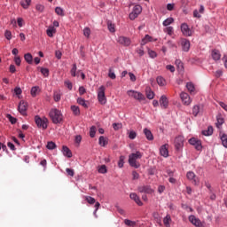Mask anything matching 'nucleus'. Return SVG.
Returning a JSON list of instances; mask_svg holds the SVG:
<instances>
[{
	"label": "nucleus",
	"mask_w": 227,
	"mask_h": 227,
	"mask_svg": "<svg viewBox=\"0 0 227 227\" xmlns=\"http://www.w3.org/2000/svg\"><path fill=\"white\" fill-rule=\"evenodd\" d=\"M143 157V153L139 151L129 154V164L131 168H135L137 169L139 168V163H137V159H141Z\"/></svg>",
	"instance_id": "obj_1"
},
{
	"label": "nucleus",
	"mask_w": 227,
	"mask_h": 227,
	"mask_svg": "<svg viewBox=\"0 0 227 227\" xmlns=\"http://www.w3.org/2000/svg\"><path fill=\"white\" fill-rule=\"evenodd\" d=\"M50 118L52 121V123L58 124V123H61V121H63V114H61V112L58 109H51L50 111Z\"/></svg>",
	"instance_id": "obj_2"
},
{
	"label": "nucleus",
	"mask_w": 227,
	"mask_h": 227,
	"mask_svg": "<svg viewBox=\"0 0 227 227\" xmlns=\"http://www.w3.org/2000/svg\"><path fill=\"white\" fill-rule=\"evenodd\" d=\"M35 121L38 129H42L43 130H46L49 125V119H47V117L41 118L40 116L36 115L35 117Z\"/></svg>",
	"instance_id": "obj_3"
},
{
	"label": "nucleus",
	"mask_w": 227,
	"mask_h": 227,
	"mask_svg": "<svg viewBox=\"0 0 227 227\" xmlns=\"http://www.w3.org/2000/svg\"><path fill=\"white\" fill-rule=\"evenodd\" d=\"M127 95L129 96L131 98H134L135 100H138V102H143L146 100L145 95L137 90H129L127 91Z\"/></svg>",
	"instance_id": "obj_4"
},
{
	"label": "nucleus",
	"mask_w": 227,
	"mask_h": 227,
	"mask_svg": "<svg viewBox=\"0 0 227 227\" xmlns=\"http://www.w3.org/2000/svg\"><path fill=\"white\" fill-rule=\"evenodd\" d=\"M143 12V7L140 4H137L133 7L132 12L129 13V17L130 20H136L141 12Z\"/></svg>",
	"instance_id": "obj_5"
},
{
	"label": "nucleus",
	"mask_w": 227,
	"mask_h": 227,
	"mask_svg": "<svg viewBox=\"0 0 227 227\" xmlns=\"http://www.w3.org/2000/svg\"><path fill=\"white\" fill-rule=\"evenodd\" d=\"M98 100L102 106L107 102V98H106V87L103 85L100 86L98 90Z\"/></svg>",
	"instance_id": "obj_6"
},
{
	"label": "nucleus",
	"mask_w": 227,
	"mask_h": 227,
	"mask_svg": "<svg viewBox=\"0 0 227 227\" xmlns=\"http://www.w3.org/2000/svg\"><path fill=\"white\" fill-rule=\"evenodd\" d=\"M185 139L184 138L183 136H178L175 138L174 140V146L176 150V152H180L182 148H184V142Z\"/></svg>",
	"instance_id": "obj_7"
},
{
	"label": "nucleus",
	"mask_w": 227,
	"mask_h": 227,
	"mask_svg": "<svg viewBox=\"0 0 227 227\" xmlns=\"http://www.w3.org/2000/svg\"><path fill=\"white\" fill-rule=\"evenodd\" d=\"M186 178H188L190 182H192V184H193L194 185H198V184H200V179L198 178V176H196V174H194V172L192 171L187 172Z\"/></svg>",
	"instance_id": "obj_8"
},
{
	"label": "nucleus",
	"mask_w": 227,
	"mask_h": 227,
	"mask_svg": "<svg viewBox=\"0 0 227 227\" xmlns=\"http://www.w3.org/2000/svg\"><path fill=\"white\" fill-rule=\"evenodd\" d=\"M189 143L192 146H195V149H197L198 152L201 151L203 148V146L201 145V140H198V138H196V137H192V138L189 139Z\"/></svg>",
	"instance_id": "obj_9"
},
{
	"label": "nucleus",
	"mask_w": 227,
	"mask_h": 227,
	"mask_svg": "<svg viewBox=\"0 0 227 227\" xmlns=\"http://www.w3.org/2000/svg\"><path fill=\"white\" fill-rule=\"evenodd\" d=\"M180 98L184 106H191V102H192V100H191V97L186 92H181Z\"/></svg>",
	"instance_id": "obj_10"
},
{
	"label": "nucleus",
	"mask_w": 227,
	"mask_h": 227,
	"mask_svg": "<svg viewBox=\"0 0 227 227\" xmlns=\"http://www.w3.org/2000/svg\"><path fill=\"white\" fill-rule=\"evenodd\" d=\"M181 31L184 36H192V30L189 28V25H187L186 23H183L181 25Z\"/></svg>",
	"instance_id": "obj_11"
},
{
	"label": "nucleus",
	"mask_w": 227,
	"mask_h": 227,
	"mask_svg": "<svg viewBox=\"0 0 227 227\" xmlns=\"http://www.w3.org/2000/svg\"><path fill=\"white\" fill-rule=\"evenodd\" d=\"M117 42L120 45H123L124 47H129L131 43L130 38L125 36H119Z\"/></svg>",
	"instance_id": "obj_12"
},
{
	"label": "nucleus",
	"mask_w": 227,
	"mask_h": 227,
	"mask_svg": "<svg viewBox=\"0 0 227 227\" xmlns=\"http://www.w3.org/2000/svg\"><path fill=\"white\" fill-rule=\"evenodd\" d=\"M189 221H190V223H192V224H193V226H196V227L203 226L201 220H200V218L194 216L193 215L189 216Z\"/></svg>",
	"instance_id": "obj_13"
},
{
	"label": "nucleus",
	"mask_w": 227,
	"mask_h": 227,
	"mask_svg": "<svg viewBox=\"0 0 227 227\" xmlns=\"http://www.w3.org/2000/svg\"><path fill=\"white\" fill-rule=\"evenodd\" d=\"M160 106L161 109H168V106H169V100L168 99V97L162 95L160 98Z\"/></svg>",
	"instance_id": "obj_14"
},
{
	"label": "nucleus",
	"mask_w": 227,
	"mask_h": 227,
	"mask_svg": "<svg viewBox=\"0 0 227 227\" xmlns=\"http://www.w3.org/2000/svg\"><path fill=\"white\" fill-rule=\"evenodd\" d=\"M18 111L25 116L26 111H27V103L24 101H20L18 106Z\"/></svg>",
	"instance_id": "obj_15"
},
{
	"label": "nucleus",
	"mask_w": 227,
	"mask_h": 227,
	"mask_svg": "<svg viewBox=\"0 0 227 227\" xmlns=\"http://www.w3.org/2000/svg\"><path fill=\"white\" fill-rule=\"evenodd\" d=\"M181 46H182V50L184 52H189V50L191 49V42L187 39H182Z\"/></svg>",
	"instance_id": "obj_16"
},
{
	"label": "nucleus",
	"mask_w": 227,
	"mask_h": 227,
	"mask_svg": "<svg viewBox=\"0 0 227 227\" xmlns=\"http://www.w3.org/2000/svg\"><path fill=\"white\" fill-rule=\"evenodd\" d=\"M169 148V145L165 144L160 146V153L162 157H168L169 156V151L168 150Z\"/></svg>",
	"instance_id": "obj_17"
},
{
	"label": "nucleus",
	"mask_w": 227,
	"mask_h": 227,
	"mask_svg": "<svg viewBox=\"0 0 227 227\" xmlns=\"http://www.w3.org/2000/svg\"><path fill=\"white\" fill-rule=\"evenodd\" d=\"M203 13H205V6L200 5L199 11L197 9L193 11V17H195V19H201V14Z\"/></svg>",
	"instance_id": "obj_18"
},
{
	"label": "nucleus",
	"mask_w": 227,
	"mask_h": 227,
	"mask_svg": "<svg viewBox=\"0 0 227 227\" xmlns=\"http://www.w3.org/2000/svg\"><path fill=\"white\" fill-rule=\"evenodd\" d=\"M138 192H145V194H152L153 190L149 185L140 186L138 187Z\"/></svg>",
	"instance_id": "obj_19"
},
{
	"label": "nucleus",
	"mask_w": 227,
	"mask_h": 227,
	"mask_svg": "<svg viewBox=\"0 0 227 227\" xmlns=\"http://www.w3.org/2000/svg\"><path fill=\"white\" fill-rule=\"evenodd\" d=\"M200 113H203V106H201V105H195L192 107V114H193V116H198V114H200Z\"/></svg>",
	"instance_id": "obj_20"
},
{
	"label": "nucleus",
	"mask_w": 227,
	"mask_h": 227,
	"mask_svg": "<svg viewBox=\"0 0 227 227\" xmlns=\"http://www.w3.org/2000/svg\"><path fill=\"white\" fill-rule=\"evenodd\" d=\"M130 200H134L135 203L138 205L139 207H143V202L141 201V199H139V196H137V193L133 192L129 194Z\"/></svg>",
	"instance_id": "obj_21"
},
{
	"label": "nucleus",
	"mask_w": 227,
	"mask_h": 227,
	"mask_svg": "<svg viewBox=\"0 0 227 227\" xmlns=\"http://www.w3.org/2000/svg\"><path fill=\"white\" fill-rule=\"evenodd\" d=\"M145 95L146 98H148L149 100H153L155 97V93L152 90V88L150 87L145 88Z\"/></svg>",
	"instance_id": "obj_22"
},
{
	"label": "nucleus",
	"mask_w": 227,
	"mask_h": 227,
	"mask_svg": "<svg viewBox=\"0 0 227 227\" xmlns=\"http://www.w3.org/2000/svg\"><path fill=\"white\" fill-rule=\"evenodd\" d=\"M144 134L148 141H153V134L147 128L144 129Z\"/></svg>",
	"instance_id": "obj_23"
},
{
	"label": "nucleus",
	"mask_w": 227,
	"mask_h": 227,
	"mask_svg": "<svg viewBox=\"0 0 227 227\" xmlns=\"http://www.w3.org/2000/svg\"><path fill=\"white\" fill-rule=\"evenodd\" d=\"M153 38L150 35H145V36L142 39L140 45L143 47L146 45L149 42H153Z\"/></svg>",
	"instance_id": "obj_24"
},
{
	"label": "nucleus",
	"mask_w": 227,
	"mask_h": 227,
	"mask_svg": "<svg viewBox=\"0 0 227 227\" xmlns=\"http://www.w3.org/2000/svg\"><path fill=\"white\" fill-rule=\"evenodd\" d=\"M62 152H63V155H65V157H67L68 159H71V157H72V151H70V149L68 147L64 145L62 147Z\"/></svg>",
	"instance_id": "obj_25"
},
{
	"label": "nucleus",
	"mask_w": 227,
	"mask_h": 227,
	"mask_svg": "<svg viewBox=\"0 0 227 227\" xmlns=\"http://www.w3.org/2000/svg\"><path fill=\"white\" fill-rule=\"evenodd\" d=\"M211 56L215 61H219V59H221V52L217 50H213Z\"/></svg>",
	"instance_id": "obj_26"
},
{
	"label": "nucleus",
	"mask_w": 227,
	"mask_h": 227,
	"mask_svg": "<svg viewBox=\"0 0 227 227\" xmlns=\"http://www.w3.org/2000/svg\"><path fill=\"white\" fill-rule=\"evenodd\" d=\"M171 215H167L164 218H163V223L164 226L166 227H171Z\"/></svg>",
	"instance_id": "obj_27"
},
{
	"label": "nucleus",
	"mask_w": 227,
	"mask_h": 227,
	"mask_svg": "<svg viewBox=\"0 0 227 227\" xmlns=\"http://www.w3.org/2000/svg\"><path fill=\"white\" fill-rule=\"evenodd\" d=\"M71 111L74 116L81 115V109L77 106H71Z\"/></svg>",
	"instance_id": "obj_28"
},
{
	"label": "nucleus",
	"mask_w": 227,
	"mask_h": 227,
	"mask_svg": "<svg viewBox=\"0 0 227 227\" xmlns=\"http://www.w3.org/2000/svg\"><path fill=\"white\" fill-rule=\"evenodd\" d=\"M108 143L109 142H108L107 138H106L104 136L99 137L98 145L100 146H106Z\"/></svg>",
	"instance_id": "obj_29"
},
{
	"label": "nucleus",
	"mask_w": 227,
	"mask_h": 227,
	"mask_svg": "<svg viewBox=\"0 0 227 227\" xmlns=\"http://www.w3.org/2000/svg\"><path fill=\"white\" fill-rule=\"evenodd\" d=\"M77 104H79V106H82L85 109H88V104L86 103V99H84L82 98H78Z\"/></svg>",
	"instance_id": "obj_30"
},
{
	"label": "nucleus",
	"mask_w": 227,
	"mask_h": 227,
	"mask_svg": "<svg viewBox=\"0 0 227 227\" xmlns=\"http://www.w3.org/2000/svg\"><path fill=\"white\" fill-rule=\"evenodd\" d=\"M203 136H212L214 134V128L212 126H208L207 129L202 131Z\"/></svg>",
	"instance_id": "obj_31"
},
{
	"label": "nucleus",
	"mask_w": 227,
	"mask_h": 227,
	"mask_svg": "<svg viewBox=\"0 0 227 227\" xmlns=\"http://www.w3.org/2000/svg\"><path fill=\"white\" fill-rule=\"evenodd\" d=\"M54 33H56V28L54 27H50L46 30V34L48 36H50V38H52V36H54Z\"/></svg>",
	"instance_id": "obj_32"
},
{
	"label": "nucleus",
	"mask_w": 227,
	"mask_h": 227,
	"mask_svg": "<svg viewBox=\"0 0 227 227\" xmlns=\"http://www.w3.org/2000/svg\"><path fill=\"white\" fill-rule=\"evenodd\" d=\"M186 88L192 95V93H194V91L196 90V88L194 87V84L192 82H187L186 83Z\"/></svg>",
	"instance_id": "obj_33"
},
{
	"label": "nucleus",
	"mask_w": 227,
	"mask_h": 227,
	"mask_svg": "<svg viewBox=\"0 0 227 227\" xmlns=\"http://www.w3.org/2000/svg\"><path fill=\"white\" fill-rule=\"evenodd\" d=\"M173 22H175V19L173 18H168L163 21V26L165 27H168V26H171V24H173Z\"/></svg>",
	"instance_id": "obj_34"
},
{
	"label": "nucleus",
	"mask_w": 227,
	"mask_h": 227,
	"mask_svg": "<svg viewBox=\"0 0 227 227\" xmlns=\"http://www.w3.org/2000/svg\"><path fill=\"white\" fill-rule=\"evenodd\" d=\"M38 93H40V87H38V86L32 87V89H31L32 97H36V95H38Z\"/></svg>",
	"instance_id": "obj_35"
},
{
	"label": "nucleus",
	"mask_w": 227,
	"mask_h": 227,
	"mask_svg": "<svg viewBox=\"0 0 227 227\" xmlns=\"http://www.w3.org/2000/svg\"><path fill=\"white\" fill-rule=\"evenodd\" d=\"M156 81L159 86H166V80L162 76H158Z\"/></svg>",
	"instance_id": "obj_36"
},
{
	"label": "nucleus",
	"mask_w": 227,
	"mask_h": 227,
	"mask_svg": "<svg viewBox=\"0 0 227 227\" xmlns=\"http://www.w3.org/2000/svg\"><path fill=\"white\" fill-rule=\"evenodd\" d=\"M22 8L27 10L29 8V4H31V0H23L20 2Z\"/></svg>",
	"instance_id": "obj_37"
},
{
	"label": "nucleus",
	"mask_w": 227,
	"mask_h": 227,
	"mask_svg": "<svg viewBox=\"0 0 227 227\" xmlns=\"http://www.w3.org/2000/svg\"><path fill=\"white\" fill-rule=\"evenodd\" d=\"M24 58H25V61H27L28 65H31V63H33V55H31V53L25 54Z\"/></svg>",
	"instance_id": "obj_38"
},
{
	"label": "nucleus",
	"mask_w": 227,
	"mask_h": 227,
	"mask_svg": "<svg viewBox=\"0 0 227 227\" xmlns=\"http://www.w3.org/2000/svg\"><path fill=\"white\" fill-rule=\"evenodd\" d=\"M55 13H57V15H59L60 17H65V11L61 7H56Z\"/></svg>",
	"instance_id": "obj_39"
},
{
	"label": "nucleus",
	"mask_w": 227,
	"mask_h": 227,
	"mask_svg": "<svg viewBox=\"0 0 227 227\" xmlns=\"http://www.w3.org/2000/svg\"><path fill=\"white\" fill-rule=\"evenodd\" d=\"M164 33H167V35H168L169 36H173V33H174V28L173 27H167L164 28Z\"/></svg>",
	"instance_id": "obj_40"
},
{
	"label": "nucleus",
	"mask_w": 227,
	"mask_h": 227,
	"mask_svg": "<svg viewBox=\"0 0 227 227\" xmlns=\"http://www.w3.org/2000/svg\"><path fill=\"white\" fill-rule=\"evenodd\" d=\"M70 74L72 77H75V75H77V64H73V67L70 70Z\"/></svg>",
	"instance_id": "obj_41"
},
{
	"label": "nucleus",
	"mask_w": 227,
	"mask_h": 227,
	"mask_svg": "<svg viewBox=\"0 0 227 227\" xmlns=\"http://www.w3.org/2000/svg\"><path fill=\"white\" fill-rule=\"evenodd\" d=\"M216 127L217 129H220L221 128V125H223V123H224V119L221 116H217L216 117Z\"/></svg>",
	"instance_id": "obj_42"
},
{
	"label": "nucleus",
	"mask_w": 227,
	"mask_h": 227,
	"mask_svg": "<svg viewBox=\"0 0 227 227\" xmlns=\"http://www.w3.org/2000/svg\"><path fill=\"white\" fill-rule=\"evenodd\" d=\"M85 200H86L87 203H89L90 205H95V203L97 202L95 198H93L91 196H86Z\"/></svg>",
	"instance_id": "obj_43"
},
{
	"label": "nucleus",
	"mask_w": 227,
	"mask_h": 227,
	"mask_svg": "<svg viewBox=\"0 0 227 227\" xmlns=\"http://www.w3.org/2000/svg\"><path fill=\"white\" fill-rule=\"evenodd\" d=\"M123 164H125V156L121 155L119 158L118 167L119 168H123Z\"/></svg>",
	"instance_id": "obj_44"
},
{
	"label": "nucleus",
	"mask_w": 227,
	"mask_h": 227,
	"mask_svg": "<svg viewBox=\"0 0 227 227\" xmlns=\"http://www.w3.org/2000/svg\"><path fill=\"white\" fill-rule=\"evenodd\" d=\"M97 134V127L95 126H92L90 129V137H95V135Z\"/></svg>",
	"instance_id": "obj_45"
},
{
	"label": "nucleus",
	"mask_w": 227,
	"mask_h": 227,
	"mask_svg": "<svg viewBox=\"0 0 227 227\" xmlns=\"http://www.w3.org/2000/svg\"><path fill=\"white\" fill-rule=\"evenodd\" d=\"M221 141H222L223 146H224L225 148H227V136H226V134H223V135L221 137Z\"/></svg>",
	"instance_id": "obj_46"
},
{
	"label": "nucleus",
	"mask_w": 227,
	"mask_h": 227,
	"mask_svg": "<svg viewBox=\"0 0 227 227\" xmlns=\"http://www.w3.org/2000/svg\"><path fill=\"white\" fill-rule=\"evenodd\" d=\"M98 173H101L102 175H106V173H107V168L106 167V165H102L101 167H99Z\"/></svg>",
	"instance_id": "obj_47"
},
{
	"label": "nucleus",
	"mask_w": 227,
	"mask_h": 227,
	"mask_svg": "<svg viewBox=\"0 0 227 227\" xmlns=\"http://www.w3.org/2000/svg\"><path fill=\"white\" fill-rule=\"evenodd\" d=\"M124 224H126V226H136V222L129 220V219H125Z\"/></svg>",
	"instance_id": "obj_48"
},
{
	"label": "nucleus",
	"mask_w": 227,
	"mask_h": 227,
	"mask_svg": "<svg viewBox=\"0 0 227 227\" xmlns=\"http://www.w3.org/2000/svg\"><path fill=\"white\" fill-rule=\"evenodd\" d=\"M83 35L84 36H86L87 38H90V35H91V30L90 29V27H85L83 29Z\"/></svg>",
	"instance_id": "obj_49"
},
{
	"label": "nucleus",
	"mask_w": 227,
	"mask_h": 227,
	"mask_svg": "<svg viewBox=\"0 0 227 227\" xmlns=\"http://www.w3.org/2000/svg\"><path fill=\"white\" fill-rule=\"evenodd\" d=\"M46 148H48V150H54V148H56V143L48 142Z\"/></svg>",
	"instance_id": "obj_50"
},
{
	"label": "nucleus",
	"mask_w": 227,
	"mask_h": 227,
	"mask_svg": "<svg viewBox=\"0 0 227 227\" xmlns=\"http://www.w3.org/2000/svg\"><path fill=\"white\" fill-rule=\"evenodd\" d=\"M53 98L55 102H59V100H61V94H59V92H54Z\"/></svg>",
	"instance_id": "obj_51"
},
{
	"label": "nucleus",
	"mask_w": 227,
	"mask_h": 227,
	"mask_svg": "<svg viewBox=\"0 0 227 227\" xmlns=\"http://www.w3.org/2000/svg\"><path fill=\"white\" fill-rule=\"evenodd\" d=\"M41 74H43L44 77H49V69L41 67Z\"/></svg>",
	"instance_id": "obj_52"
},
{
	"label": "nucleus",
	"mask_w": 227,
	"mask_h": 227,
	"mask_svg": "<svg viewBox=\"0 0 227 227\" xmlns=\"http://www.w3.org/2000/svg\"><path fill=\"white\" fill-rule=\"evenodd\" d=\"M137 137V133H136V131L131 130L129 132V139H134L135 137Z\"/></svg>",
	"instance_id": "obj_53"
},
{
	"label": "nucleus",
	"mask_w": 227,
	"mask_h": 227,
	"mask_svg": "<svg viewBox=\"0 0 227 227\" xmlns=\"http://www.w3.org/2000/svg\"><path fill=\"white\" fill-rule=\"evenodd\" d=\"M108 77H110V79H116V74H114L111 68L109 69Z\"/></svg>",
	"instance_id": "obj_54"
},
{
	"label": "nucleus",
	"mask_w": 227,
	"mask_h": 227,
	"mask_svg": "<svg viewBox=\"0 0 227 227\" xmlns=\"http://www.w3.org/2000/svg\"><path fill=\"white\" fill-rule=\"evenodd\" d=\"M107 26H108V29H109L110 33H114V31H116V30L114 29V24L108 22V23H107Z\"/></svg>",
	"instance_id": "obj_55"
},
{
	"label": "nucleus",
	"mask_w": 227,
	"mask_h": 227,
	"mask_svg": "<svg viewBox=\"0 0 227 227\" xmlns=\"http://www.w3.org/2000/svg\"><path fill=\"white\" fill-rule=\"evenodd\" d=\"M17 24L19 27H22L24 26V20L22 18H18Z\"/></svg>",
	"instance_id": "obj_56"
},
{
	"label": "nucleus",
	"mask_w": 227,
	"mask_h": 227,
	"mask_svg": "<svg viewBox=\"0 0 227 227\" xmlns=\"http://www.w3.org/2000/svg\"><path fill=\"white\" fill-rule=\"evenodd\" d=\"M167 10L168 12H173L175 10V4H167Z\"/></svg>",
	"instance_id": "obj_57"
},
{
	"label": "nucleus",
	"mask_w": 227,
	"mask_h": 227,
	"mask_svg": "<svg viewBox=\"0 0 227 227\" xmlns=\"http://www.w3.org/2000/svg\"><path fill=\"white\" fill-rule=\"evenodd\" d=\"M4 36L7 40H12V32L9 30H6L4 33Z\"/></svg>",
	"instance_id": "obj_58"
},
{
	"label": "nucleus",
	"mask_w": 227,
	"mask_h": 227,
	"mask_svg": "<svg viewBox=\"0 0 227 227\" xmlns=\"http://www.w3.org/2000/svg\"><path fill=\"white\" fill-rule=\"evenodd\" d=\"M148 54L150 56V58H157V53L154 51L149 50L148 51Z\"/></svg>",
	"instance_id": "obj_59"
},
{
	"label": "nucleus",
	"mask_w": 227,
	"mask_h": 227,
	"mask_svg": "<svg viewBox=\"0 0 227 227\" xmlns=\"http://www.w3.org/2000/svg\"><path fill=\"white\" fill-rule=\"evenodd\" d=\"M21 61H22V60H20V57L16 56V57L14 58V62H15V64H16L18 67H20Z\"/></svg>",
	"instance_id": "obj_60"
},
{
	"label": "nucleus",
	"mask_w": 227,
	"mask_h": 227,
	"mask_svg": "<svg viewBox=\"0 0 227 227\" xmlns=\"http://www.w3.org/2000/svg\"><path fill=\"white\" fill-rule=\"evenodd\" d=\"M86 93V89L83 86L79 87V95L82 96Z\"/></svg>",
	"instance_id": "obj_61"
},
{
	"label": "nucleus",
	"mask_w": 227,
	"mask_h": 227,
	"mask_svg": "<svg viewBox=\"0 0 227 227\" xmlns=\"http://www.w3.org/2000/svg\"><path fill=\"white\" fill-rule=\"evenodd\" d=\"M66 171H67V175L69 176H74V169H72V168H66Z\"/></svg>",
	"instance_id": "obj_62"
},
{
	"label": "nucleus",
	"mask_w": 227,
	"mask_h": 227,
	"mask_svg": "<svg viewBox=\"0 0 227 227\" xmlns=\"http://www.w3.org/2000/svg\"><path fill=\"white\" fill-rule=\"evenodd\" d=\"M65 86H67V88H68L69 90H72V88H73L72 82L66 81L65 82Z\"/></svg>",
	"instance_id": "obj_63"
},
{
	"label": "nucleus",
	"mask_w": 227,
	"mask_h": 227,
	"mask_svg": "<svg viewBox=\"0 0 227 227\" xmlns=\"http://www.w3.org/2000/svg\"><path fill=\"white\" fill-rule=\"evenodd\" d=\"M223 75V70L219 69L215 73V76L219 78Z\"/></svg>",
	"instance_id": "obj_64"
}]
</instances>
